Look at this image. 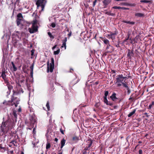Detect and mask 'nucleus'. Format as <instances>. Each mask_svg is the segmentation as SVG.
I'll list each match as a JSON object with an SVG mask.
<instances>
[{"label":"nucleus","instance_id":"obj_48","mask_svg":"<svg viewBox=\"0 0 154 154\" xmlns=\"http://www.w3.org/2000/svg\"><path fill=\"white\" fill-rule=\"evenodd\" d=\"M110 46H109V45H107V47H106V49H108L109 48V47Z\"/></svg>","mask_w":154,"mask_h":154},{"label":"nucleus","instance_id":"obj_54","mask_svg":"<svg viewBox=\"0 0 154 154\" xmlns=\"http://www.w3.org/2000/svg\"><path fill=\"white\" fill-rule=\"evenodd\" d=\"M128 38H129V37H128V38H127V39H126V40H128Z\"/></svg>","mask_w":154,"mask_h":154},{"label":"nucleus","instance_id":"obj_20","mask_svg":"<svg viewBox=\"0 0 154 154\" xmlns=\"http://www.w3.org/2000/svg\"><path fill=\"white\" fill-rule=\"evenodd\" d=\"M17 111L15 110H14L12 114L14 116L15 118H16L17 116Z\"/></svg>","mask_w":154,"mask_h":154},{"label":"nucleus","instance_id":"obj_32","mask_svg":"<svg viewBox=\"0 0 154 154\" xmlns=\"http://www.w3.org/2000/svg\"><path fill=\"white\" fill-rule=\"evenodd\" d=\"M140 2L147 3L149 2V1L146 0H142L140 1Z\"/></svg>","mask_w":154,"mask_h":154},{"label":"nucleus","instance_id":"obj_56","mask_svg":"<svg viewBox=\"0 0 154 154\" xmlns=\"http://www.w3.org/2000/svg\"><path fill=\"white\" fill-rule=\"evenodd\" d=\"M151 105H149V107H151Z\"/></svg>","mask_w":154,"mask_h":154},{"label":"nucleus","instance_id":"obj_47","mask_svg":"<svg viewBox=\"0 0 154 154\" xmlns=\"http://www.w3.org/2000/svg\"><path fill=\"white\" fill-rule=\"evenodd\" d=\"M24 81V80L22 79L20 80V82H23Z\"/></svg>","mask_w":154,"mask_h":154},{"label":"nucleus","instance_id":"obj_8","mask_svg":"<svg viewBox=\"0 0 154 154\" xmlns=\"http://www.w3.org/2000/svg\"><path fill=\"white\" fill-rule=\"evenodd\" d=\"M117 33H111L110 34L108 35V38H111L112 40L114 39L115 38V37L116 36Z\"/></svg>","mask_w":154,"mask_h":154},{"label":"nucleus","instance_id":"obj_26","mask_svg":"<svg viewBox=\"0 0 154 154\" xmlns=\"http://www.w3.org/2000/svg\"><path fill=\"white\" fill-rule=\"evenodd\" d=\"M46 107H47L48 110V111L49 110H50V106L49 105V103L48 102L46 103Z\"/></svg>","mask_w":154,"mask_h":154},{"label":"nucleus","instance_id":"obj_21","mask_svg":"<svg viewBox=\"0 0 154 154\" xmlns=\"http://www.w3.org/2000/svg\"><path fill=\"white\" fill-rule=\"evenodd\" d=\"M51 147V144L49 143H47L46 145V149H48Z\"/></svg>","mask_w":154,"mask_h":154},{"label":"nucleus","instance_id":"obj_24","mask_svg":"<svg viewBox=\"0 0 154 154\" xmlns=\"http://www.w3.org/2000/svg\"><path fill=\"white\" fill-rule=\"evenodd\" d=\"M2 77L4 80H5V79L6 75L4 72H2Z\"/></svg>","mask_w":154,"mask_h":154},{"label":"nucleus","instance_id":"obj_57","mask_svg":"<svg viewBox=\"0 0 154 154\" xmlns=\"http://www.w3.org/2000/svg\"><path fill=\"white\" fill-rule=\"evenodd\" d=\"M59 154H61V153H60Z\"/></svg>","mask_w":154,"mask_h":154},{"label":"nucleus","instance_id":"obj_28","mask_svg":"<svg viewBox=\"0 0 154 154\" xmlns=\"http://www.w3.org/2000/svg\"><path fill=\"white\" fill-rule=\"evenodd\" d=\"M48 34L50 38H54V36L52 35L51 32H48Z\"/></svg>","mask_w":154,"mask_h":154},{"label":"nucleus","instance_id":"obj_51","mask_svg":"<svg viewBox=\"0 0 154 154\" xmlns=\"http://www.w3.org/2000/svg\"><path fill=\"white\" fill-rule=\"evenodd\" d=\"M88 147L86 148V150H88Z\"/></svg>","mask_w":154,"mask_h":154},{"label":"nucleus","instance_id":"obj_6","mask_svg":"<svg viewBox=\"0 0 154 154\" xmlns=\"http://www.w3.org/2000/svg\"><path fill=\"white\" fill-rule=\"evenodd\" d=\"M29 32L31 33H34L37 31V27L35 23H33L32 25V28H29Z\"/></svg>","mask_w":154,"mask_h":154},{"label":"nucleus","instance_id":"obj_16","mask_svg":"<svg viewBox=\"0 0 154 154\" xmlns=\"http://www.w3.org/2000/svg\"><path fill=\"white\" fill-rule=\"evenodd\" d=\"M14 35H17L18 38H20V35L19 32L17 31L14 33Z\"/></svg>","mask_w":154,"mask_h":154},{"label":"nucleus","instance_id":"obj_25","mask_svg":"<svg viewBox=\"0 0 154 154\" xmlns=\"http://www.w3.org/2000/svg\"><path fill=\"white\" fill-rule=\"evenodd\" d=\"M104 101L105 103L106 104L108 105V100L107 99V97H104Z\"/></svg>","mask_w":154,"mask_h":154},{"label":"nucleus","instance_id":"obj_46","mask_svg":"<svg viewBox=\"0 0 154 154\" xmlns=\"http://www.w3.org/2000/svg\"><path fill=\"white\" fill-rule=\"evenodd\" d=\"M127 0H116V1H126Z\"/></svg>","mask_w":154,"mask_h":154},{"label":"nucleus","instance_id":"obj_3","mask_svg":"<svg viewBox=\"0 0 154 154\" xmlns=\"http://www.w3.org/2000/svg\"><path fill=\"white\" fill-rule=\"evenodd\" d=\"M17 99L16 97L15 98H12L11 101H9L8 102H3V103L4 104L11 106H12L13 104H14L15 105V107H17V105L19 104L20 101V100L18 99L16 100Z\"/></svg>","mask_w":154,"mask_h":154},{"label":"nucleus","instance_id":"obj_33","mask_svg":"<svg viewBox=\"0 0 154 154\" xmlns=\"http://www.w3.org/2000/svg\"><path fill=\"white\" fill-rule=\"evenodd\" d=\"M135 5V4H128V6H134Z\"/></svg>","mask_w":154,"mask_h":154},{"label":"nucleus","instance_id":"obj_23","mask_svg":"<svg viewBox=\"0 0 154 154\" xmlns=\"http://www.w3.org/2000/svg\"><path fill=\"white\" fill-rule=\"evenodd\" d=\"M124 22L125 23H129L132 25H133L134 24V23L132 22H130V21H124Z\"/></svg>","mask_w":154,"mask_h":154},{"label":"nucleus","instance_id":"obj_34","mask_svg":"<svg viewBox=\"0 0 154 154\" xmlns=\"http://www.w3.org/2000/svg\"><path fill=\"white\" fill-rule=\"evenodd\" d=\"M51 26L53 27L54 28L56 26V24L54 23H52L51 24Z\"/></svg>","mask_w":154,"mask_h":154},{"label":"nucleus","instance_id":"obj_44","mask_svg":"<svg viewBox=\"0 0 154 154\" xmlns=\"http://www.w3.org/2000/svg\"><path fill=\"white\" fill-rule=\"evenodd\" d=\"M54 140L56 142H57L58 140L57 138H55Z\"/></svg>","mask_w":154,"mask_h":154},{"label":"nucleus","instance_id":"obj_4","mask_svg":"<svg viewBox=\"0 0 154 154\" xmlns=\"http://www.w3.org/2000/svg\"><path fill=\"white\" fill-rule=\"evenodd\" d=\"M46 2V0H38L36 2L38 8L41 7V10L43 11Z\"/></svg>","mask_w":154,"mask_h":154},{"label":"nucleus","instance_id":"obj_50","mask_svg":"<svg viewBox=\"0 0 154 154\" xmlns=\"http://www.w3.org/2000/svg\"><path fill=\"white\" fill-rule=\"evenodd\" d=\"M21 154H24V153L23 152H21Z\"/></svg>","mask_w":154,"mask_h":154},{"label":"nucleus","instance_id":"obj_45","mask_svg":"<svg viewBox=\"0 0 154 154\" xmlns=\"http://www.w3.org/2000/svg\"><path fill=\"white\" fill-rule=\"evenodd\" d=\"M57 45H55L54 47L52 48V49L54 50V48H55L56 47Z\"/></svg>","mask_w":154,"mask_h":154},{"label":"nucleus","instance_id":"obj_58","mask_svg":"<svg viewBox=\"0 0 154 154\" xmlns=\"http://www.w3.org/2000/svg\"><path fill=\"white\" fill-rule=\"evenodd\" d=\"M41 154H43V153H42Z\"/></svg>","mask_w":154,"mask_h":154},{"label":"nucleus","instance_id":"obj_12","mask_svg":"<svg viewBox=\"0 0 154 154\" xmlns=\"http://www.w3.org/2000/svg\"><path fill=\"white\" fill-rule=\"evenodd\" d=\"M136 111V109H134L132 112H131L130 113H129V114L128 115V116L129 117H131L135 113Z\"/></svg>","mask_w":154,"mask_h":154},{"label":"nucleus","instance_id":"obj_14","mask_svg":"<svg viewBox=\"0 0 154 154\" xmlns=\"http://www.w3.org/2000/svg\"><path fill=\"white\" fill-rule=\"evenodd\" d=\"M103 41L105 44L107 45H109V46H110L109 45V41L107 39H104Z\"/></svg>","mask_w":154,"mask_h":154},{"label":"nucleus","instance_id":"obj_2","mask_svg":"<svg viewBox=\"0 0 154 154\" xmlns=\"http://www.w3.org/2000/svg\"><path fill=\"white\" fill-rule=\"evenodd\" d=\"M11 123L9 120L6 121L5 122H3L1 126V130L3 132L2 134L7 132L9 129V127Z\"/></svg>","mask_w":154,"mask_h":154},{"label":"nucleus","instance_id":"obj_37","mask_svg":"<svg viewBox=\"0 0 154 154\" xmlns=\"http://www.w3.org/2000/svg\"><path fill=\"white\" fill-rule=\"evenodd\" d=\"M128 3H121V5L128 6Z\"/></svg>","mask_w":154,"mask_h":154},{"label":"nucleus","instance_id":"obj_9","mask_svg":"<svg viewBox=\"0 0 154 154\" xmlns=\"http://www.w3.org/2000/svg\"><path fill=\"white\" fill-rule=\"evenodd\" d=\"M11 64L12 65V66L11 67V70L14 71H16L17 70V67H16L15 66L13 62H11Z\"/></svg>","mask_w":154,"mask_h":154},{"label":"nucleus","instance_id":"obj_7","mask_svg":"<svg viewBox=\"0 0 154 154\" xmlns=\"http://www.w3.org/2000/svg\"><path fill=\"white\" fill-rule=\"evenodd\" d=\"M23 20L22 19L17 18V24L18 26L21 27L23 26Z\"/></svg>","mask_w":154,"mask_h":154},{"label":"nucleus","instance_id":"obj_15","mask_svg":"<svg viewBox=\"0 0 154 154\" xmlns=\"http://www.w3.org/2000/svg\"><path fill=\"white\" fill-rule=\"evenodd\" d=\"M143 15V14L141 13H136L135 14V16L138 17H141Z\"/></svg>","mask_w":154,"mask_h":154},{"label":"nucleus","instance_id":"obj_30","mask_svg":"<svg viewBox=\"0 0 154 154\" xmlns=\"http://www.w3.org/2000/svg\"><path fill=\"white\" fill-rule=\"evenodd\" d=\"M113 8L116 9H120L121 8V7L120 6H114L113 7Z\"/></svg>","mask_w":154,"mask_h":154},{"label":"nucleus","instance_id":"obj_10","mask_svg":"<svg viewBox=\"0 0 154 154\" xmlns=\"http://www.w3.org/2000/svg\"><path fill=\"white\" fill-rule=\"evenodd\" d=\"M66 142V140L64 139H62L61 141V148L62 149L65 145Z\"/></svg>","mask_w":154,"mask_h":154},{"label":"nucleus","instance_id":"obj_53","mask_svg":"<svg viewBox=\"0 0 154 154\" xmlns=\"http://www.w3.org/2000/svg\"><path fill=\"white\" fill-rule=\"evenodd\" d=\"M10 88H11V86H9L8 87V88H9H9H10Z\"/></svg>","mask_w":154,"mask_h":154},{"label":"nucleus","instance_id":"obj_40","mask_svg":"<svg viewBox=\"0 0 154 154\" xmlns=\"http://www.w3.org/2000/svg\"><path fill=\"white\" fill-rule=\"evenodd\" d=\"M92 143V141H91V143H90V144H89V145L88 146V148H89L91 146Z\"/></svg>","mask_w":154,"mask_h":154},{"label":"nucleus","instance_id":"obj_18","mask_svg":"<svg viewBox=\"0 0 154 154\" xmlns=\"http://www.w3.org/2000/svg\"><path fill=\"white\" fill-rule=\"evenodd\" d=\"M30 69H31L30 74L32 75L33 73V65L32 64L30 67Z\"/></svg>","mask_w":154,"mask_h":154},{"label":"nucleus","instance_id":"obj_1","mask_svg":"<svg viewBox=\"0 0 154 154\" xmlns=\"http://www.w3.org/2000/svg\"><path fill=\"white\" fill-rule=\"evenodd\" d=\"M127 78L126 76H124L122 75H120L117 76L116 78V81L115 83L119 87L122 85L124 87L128 88V86L125 81Z\"/></svg>","mask_w":154,"mask_h":154},{"label":"nucleus","instance_id":"obj_27","mask_svg":"<svg viewBox=\"0 0 154 154\" xmlns=\"http://www.w3.org/2000/svg\"><path fill=\"white\" fill-rule=\"evenodd\" d=\"M64 47V49L65 50L66 48V43H63L62 46H61V48H63V47Z\"/></svg>","mask_w":154,"mask_h":154},{"label":"nucleus","instance_id":"obj_11","mask_svg":"<svg viewBox=\"0 0 154 154\" xmlns=\"http://www.w3.org/2000/svg\"><path fill=\"white\" fill-rule=\"evenodd\" d=\"M111 1V0H104L103 2L105 5H106L109 3Z\"/></svg>","mask_w":154,"mask_h":154},{"label":"nucleus","instance_id":"obj_13","mask_svg":"<svg viewBox=\"0 0 154 154\" xmlns=\"http://www.w3.org/2000/svg\"><path fill=\"white\" fill-rule=\"evenodd\" d=\"M30 120L31 121V123L32 124H34L36 121L35 119L32 117L30 119Z\"/></svg>","mask_w":154,"mask_h":154},{"label":"nucleus","instance_id":"obj_36","mask_svg":"<svg viewBox=\"0 0 154 154\" xmlns=\"http://www.w3.org/2000/svg\"><path fill=\"white\" fill-rule=\"evenodd\" d=\"M97 0H95V1L93 2V7H94V6H95L96 3L97 2Z\"/></svg>","mask_w":154,"mask_h":154},{"label":"nucleus","instance_id":"obj_43","mask_svg":"<svg viewBox=\"0 0 154 154\" xmlns=\"http://www.w3.org/2000/svg\"><path fill=\"white\" fill-rule=\"evenodd\" d=\"M71 32L69 33L68 34V35L70 37L71 36Z\"/></svg>","mask_w":154,"mask_h":154},{"label":"nucleus","instance_id":"obj_22","mask_svg":"<svg viewBox=\"0 0 154 154\" xmlns=\"http://www.w3.org/2000/svg\"><path fill=\"white\" fill-rule=\"evenodd\" d=\"M60 52V49H59L57 51H54V54L55 55L58 54Z\"/></svg>","mask_w":154,"mask_h":154},{"label":"nucleus","instance_id":"obj_35","mask_svg":"<svg viewBox=\"0 0 154 154\" xmlns=\"http://www.w3.org/2000/svg\"><path fill=\"white\" fill-rule=\"evenodd\" d=\"M67 41V38L66 37H65L63 41V43H66V42Z\"/></svg>","mask_w":154,"mask_h":154},{"label":"nucleus","instance_id":"obj_38","mask_svg":"<svg viewBox=\"0 0 154 154\" xmlns=\"http://www.w3.org/2000/svg\"><path fill=\"white\" fill-rule=\"evenodd\" d=\"M121 9H124V10H128V9H129L128 8H126L124 7H121Z\"/></svg>","mask_w":154,"mask_h":154},{"label":"nucleus","instance_id":"obj_42","mask_svg":"<svg viewBox=\"0 0 154 154\" xmlns=\"http://www.w3.org/2000/svg\"><path fill=\"white\" fill-rule=\"evenodd\" d=\"M35 128H33V133H35Z\"/></svg>","mask_w":154,"mask_h":154},{"label":"nucleus","instance_id":"obj_29","mask_svg":"<svg viewBox=\"0 0 154 154\" xmlns=\"http://www.w3.org/2000/svg\"><path fill=\"white\" fill-rule=\"evenodd\" d=\"M17 17L18 18H22L23 17L21 13H19L17 15Z\"/></svg>","mask_w":154,"mask_h":154},{"label":"nucleus","instance_id":"obj_31","mask_svg":"<svg viewBox=\"0 0 154 154\" xmlns=\"http://www.w3.org/2000/svg\"><path fill=\"white\" fill-rule=\"evenodd\" d=\"M109 94V92L108 91H105V96L104 97H107V96Z\"/></svg>","mask_w":154,"mask_h":154},{"label":"nucleus","instance_id":"obj_17","mask_svg":"<svg viewBox=\"0 0 154 154\" xmlns=\"http://www.w3.org/2000/svg\"><path fill=\"white\" fill-rule=\"evenodd\" d=\"M110 97L112 98V99L113 100H114L116 98V94H113Z\"/></svg>","mask_w":154,"mask_h":154},{"label":"nucleus","instance_id":"obj_19","mask_svg":"<svg viewBox=\"0 0 154 154\" xmlns=\"http://www.w3.org/2000/svg\"><path fill=\"white\" fill-rule=\"evenodd\" d=\"M72 140L73 141L76 142L79 140V137H73Z\"/></svg>","mask_w":154,"mask_h":154},{"label":"nucleus","instance_id":"obj_39","mask_svg":"<svg viewBox=\"0 0 154 154\" xmlns=\"http://www.w3.org/2000/svg\"><path fill=\"white\" fill-rule=\"evenodd\" d=\"M60 130L61 133L63 134H64V132L62 130V129L61 128H60Z\"/></svg>","mask_w":154,"mask_h":154},{"label":"nucleus","instance_id":"obj_41","mask_svg":"<svg viewBox=\"0 0 154 154\" xmlns=\"http://www.w3.org/2000/svg\"><path fill=\"white\" fill-rule=\"evenodd\" d=\"M139 154H142V151L140 149L139 150Z\"/></svg>","mask_w":154,"mask_h":154},{"label":"nucleus","instance_id":"obj_5","mask_svg":"<svg viewBox=\"0 0 154 154\" xmlns=\"http://www.w3.org/2000/svg\"><path fill=\"white\" fill-rule=\"evenodd\" d=\"M48 72L50 71L51 72H52L54 68V60L53 58H51V63L50 64L48 63Z\"/></svg>","mask_w":154,"mask_h":154},{"label":"nucleus","instance_id":"obj_52","mask_svg":"<svg viewBox=\"0 0 154 154\" xmlns=\"http://www.w3.org/2000/svg\"><path fill=\"white\" fill-rule=\"evenodd\" d=\"M12 142L13 144H14V141H13Z\"/></svg>","mask_w":154,"mask_h":154},{"label":"nucleus","instance_id":"obj_55","mask_svg":"<svg viewBox=\"0 0 154 154\" xmlns=\"http://www.w3.org/2000/svg\"><path fill=\"white\" fill-rule=\"evenodd\" d=\"M128 56H129V53H128Z\"/></svg>","mask_w":154,"mask_h":154},{"label":"nucleus","instance_id":"obj_49","mask_svg":"<svg viewBox=\"0 0 154 154\" xmlns=\"http://www.w3.org/2000/svg\"><path fill=\"white\" fill-rule=\"evenodd\" d=\"M18 111L19 112H21V109H20V108L18 109Z\"/></svg>","mask_w":154,"mask_h":154}]
</instances>
